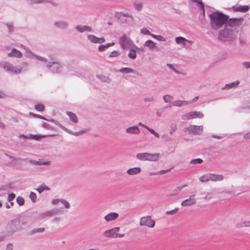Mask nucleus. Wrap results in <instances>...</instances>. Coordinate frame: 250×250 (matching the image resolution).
<instances>
[{
	"instance_id": "obj_9",
	"label": "nucleus",
	"mask_w": 250,
	"mask_h": 250,
	"mask_svg": "<svg viewBox=\"0 0 250 250\" xmlns=\"http://www.w3.org/2000/svg\"><path fill=\"white\" fill-rule=\"evenodd\" d=\"M195 194L190 196L188 199H186L181 203L182 207L191 206L196 204V200L195 199Z\"/></svg>"
},
{
	"instance_id": "obj_64",
	"label": "nucleus",
	"mask_w": 250,
	"mask_h": 250,
	"mask_svg": "<svg viewBox=\"0 0 250 250\" xmlns=\"http://www.w3.org/2000/svg\"><path fill=\"white\" fill-rule=\"evenodd\" d=\"M6 250H13V245L12 243H8L6 246Z\"/></svg>"
},
{
	"instance_id": "obj_38",
	"label": "nucleus",
	"mask_w": 250,
	"mask_h": 250,
	"mask_svg": "<svg viewBox=\"0 0 250 250\" xmlns=\"http://www.w3.org/2000/svg\"><path fill=\"white\" fill-rule=\"evenodd\" d=\"M46 121H48V122H49L54 124L55 125H58V126H59L60 128H61L62 129H65V127L64 126H63L61 123H60L59 122L55 120V119H47Z\"/></svg>"
},
{
	"instance_id": "obj_26",
	"label": "nucleus",
	"mask_w": 250,
	"mask_h": 250,
	"mask_svg": "<svg viewBox=\"0 0 250 250\" xmlns=\"http://www.w3.org/2000/svg\"><path fill=\"white\" fill-rule=\"evenodd\" d=\"M66 115L69 117L70 120L74 123L78 122V118L76 114L70 111H66Z\"/></svg>"
},
{
	"instance_id": "obj_39",
	"label": "nucleus",
	"mask_w": 250,
	"mask_h": 250,
	"mask_svg": "<svg viewBox=\"0 0 250 250\" xmlns=\"http://www.w3.org/2000/svg\"><path fill=\"white\" fill-rule=\"evenodd\" d=\"M209 174H207L206 175H204L202 176L199 178L200 181L203 183L207 182L209 181H210V176H209Z\"/></svg>"
},
{
	"instance_id": "obj_22",
	"label": "nucleus",
	"mask_w": 250,
	"mask_h": 250,
	"mask_svg": "<svg viewBox=\"0 0 250 250\" xmlns=\"http://www.w3.org/2000/svg\"><path fill=\"white\" fill-rule=\"evenodd\" d=\"M118 71L125 74L132 73L134 74H137L138 75H139V73L138 72H136V71L135 70L129 67H123L120 69L118 70Z\"/></svg>"
},
{
	"instance_id": "obj_19",
	"label": "nucleus",
	"mask_w": 250,
	"mask_h": 250,
	"mask_svg": "<svg viewBox=\"0 0 250 250\" xmlns=\"http://www.w3.org/2000/svg\"><path fill=\"white\" fill-rule=\"evenodd\" d=\"M191 104V102L187 101L176 100L172 103V104L175 106H182Z\"/></svg>"
},
{
	"instance_id": "obj_4",
	"label": "nucleus",
	"mask_w": 250,
	"mask_h": 250,
	"mask_svg": "<svg viewBox=\"0 0 250 250\" xmlns=\"http://www.w3.org/2000/svg\"><path fill=\"white\" fill-rule=\"evenodd\" d=\"M6 229L7 232L11 234L20 231L21 229L20 221L17 219L12 220L7 225Z\"/></svg>"
},
{
	"instance_id": "obj_13",
	"label": "nucleus",
	"mask_w": 250,
	"mask_h": 250,
	"mask_svg": "<svg viewBox=\"0 0 250 250\" xmlns=\"http://www.w3.org/2000/svg\"><path fill=\"white\" fill-rule=\"evenodd\" d=\"M125 131L126 133L129 134H139L140 133V130L137 126L128 127L126 129Z\"/></svg>"
},
{
	"instance_id": "obj_47",
	"label": "nucleus",
	"mask_w": 250,
	"mask_h": 250,
	"mask_svg": "<svg viewBox=\"0 0 250 250\" xmlns=\"http://www.w3.org/2000/svg\"><path fill=\"white\" fill-rule=\"evenodd\" d=\"M16 201L17 204L20 206H23L24 204V200L22 197L18 196L16 199Z\"/></svg>"
},
{
	"instance_id": "obj_33",
	"label": "nucleus",
	"mask_w": 250,
	"mask_h": 250,
	"mask_svg": "<svg viewBox=\"0 0 250 250\" xmlns=\"http://www.w3.org/2000/svg\"><path fill=\"white\" fill-rule=\"evenodd\" d=\"M12 65V64L7 62H2L0 63V66L7 71H10V70L11 69Z\"/></svg>"
},
{
	"instance_id": "obj_28",
	"label": "nucleus",
	"mask_w": 250,
	"mask_h": 250,
	"mask_svg": "<svg viewBox=\"0 0 250 250\" xmlns=\"http://www.w3.org/2000/svg\"><path fill=\"white\" fill-rule=\"evenodd\" d=\"M145 46L148 47L150 50H152L156 47V43L150 40H148L145 43Z\"/></svg>"
},
{
	"instance_id": "obj_48",
	"label": "nucleus",
	"mask_w": 250,
	"mask_h": 250,
	"mask_svg": "<svg viewBox=\"0 0 250 250\" xmlns=\"http://www.w3.org/2000/svg\"><path fill=\"white\" fill-rule=\"evenodd\" d=\"M29 115L32 116L33 117H35V118H37L42 119L43 120H45V121L47 120V119L46 118H45L44 117L40 115L35 114V113L31 112H29Z\"/></svg>"
},
{
	"instance_id": "obj_44",
	"label": "nucleus",
	"mask_w": 250,
	"mask_h": 250,
	"mask_svg": "<svg viewBox=\"0 0 250 250\" xmlns=\"http://www.w3.org/2000/svg\"><path fill=\"white\" fill-rule=\"evenodd\" d=\"M145 128H146L149 132L154 135L156 138H159L160 137L159 134L152 128H149L147 126H145Z\"/></svg>"
},
{
	"instance_id": "obj_5",
	"label": "nucleus",
	"mask_w": 250,
	"mask_h": 250,
	"mask_svg": "<svg viewBox=\"0 0 250 250\" xmlns=\"http://www.w3.org/2000/svg\"><path fill=\"white\" fill-rule=\"evenodd\" d=\"M48 70L53 73H58L61 71L62 66L57 62H49L46 64Z\"/></svg>"
},
{
	"instance_id": "obj_17",
	"label": "nucleus",
	"mask_w": 250,
	"mask_h": 250,
	"mask_svg": "<svg viewBox=\"0 0 250 250\" xmlns=\"http://www.w3.org/2000/svg\"><path fill=\"white\" fill-rule=\"evenodd\" d=\"M210 181H221L224 179V176L222 174H215L213 173H209Z\"/></svg>"
},
{
	"instance_id": "obj_14",
	"label": "nucleus",
	"mask_w": 250,
	"mask_h": 250,
	"mask_svg": "<svg viewBox=\"0 0 250 250\" xmlns=\"http://www.w3.org/2000/svg\"><path fill=\"white\" fill-rule=\"evenodd\" d=\"M119 217L118 213L116 212H110L104 216V219L107 222L116 220Z\"/></svg>"
},
{
	"instance_id": "obj_56",
	"label": "nucleus",
	"mask_w": 250,
	"mask_h": 250,
	"mask_svg": "<svg viewBox=\"0 0 250 250\" xmlns=\"http://www.w3.org/2000/svg\"><path fill=\"white\" fill-rule=\"evenodd\" d=\"M42 126L43 128H46L47 129L53 130V127L48 123L45 122H43Z\"/></svg>"
},
{
	"instance_id": "obj_43",
	"label": "nucleus",
	"mask_w": 250,
	"mask_h": 250,
	"mask_svg": "<svg viewBox=\"0 0 250 250\" xmlns=\"http://www.w3.org/2000/svg\"><path fill=\"white\" fill-rule=\"evenodd\" d=\"M173 99V97L169 95H166L163 96L164 101L167 103H171Z\"/></svg>"
},
{
	"instance_id": "obj_55",
	"label": "nucleus",
	"mask_w": 250,
	"mask_h": 250,
	"mask_svg": "<svg viewBox=\"0 0 250 250\" xmlns=\"http://www.w3.org/2000/svg\"><path fill=\"white\" fill-rule=\"evenodd\" d=\"M179 210L178 208H176L171 210L167 211L166 212L167 215H172L175 214Z\"/></svg>"
},
{
	"instance_id": "obj_46",
	"label": "nucleus",
	"mask_w": 250,
	"mask_h": 250,
	"mask_svg": "<svg viewBox=\"0 0 250 250\" xmlns=\"http://www.w3.org/2000/svg\"><path fill=\"white\" fill-rule=\"evenodd\" d=\"M15 197H16V195H15V194H14L13 193H11L8 195L7 200L8 201L10 202L11 206H13L14 202H12L11 201H13L15 199Z\"/></svg>"
},
{
	"instance_id": "obj_3",
	"label": "nucleus",
	"mask_w": 250,
	"mask_h": 250,
	"mask_svg": "<svg viewBox=\"0 0 250 250\" xmlns=\"http://www.w3.org/2000/svg\"><path fill=\"white\" fill-rule=\"evenodd\" d=\"M160 154L158 153H150L148 152L138 153L136 158L141 161H157L159 159Z\"/></svg>"
},
{
	"instance_id": "obj_49",
	"label": "nucleus",
	"mask_w": 250,
	"mask_h": 250,
	"mask_svg": "<svg viewBox=\"0 0 250 250\" xmlns=\"http://www.w3.org/2000/svg\"><path fill=\"white\" fill-rule=\"evenodd\" d=\"M250 227V221L244 222L237 224L238 228Z\"/></svg>"
},
{
	"instance_id": "obj_30",
	"label": "nucleus",
	"mask_w": 250,
	"mask_h": 250,
	"mask_svg": "<svg viewBox=\"0 0 250 250\" xmlns=\"http://www.w3.org/2000/svg\"><path fill=\"white\" fill-rule=\"evenodd\" d=\"M51 216H54L59 214H62L63 213L62 208H55L51 210H49Z\"/></svg>"
},
{
	"instance_id": "obj_2",
	"label": "nucleus",
	"mask_w": 250,
	"mask_h": 250,
	"mask_svg": "<svg viewBox=\"0 0 250 250\" xmlns=\"http://www.w3.org/2000/svg\"><path fill=\"white\" fill-rule=\"evenodd\" d=\"M235 38L233 30L225 27L223 30L219 32L218 39L222 42H232Z\"/></svg>"
},
{
	"instance_id": "obj_23",
	"label": "nucleus",
	"mask_w": 250,
	"mask_h": 250,
	"mask_svg": "<svg viewBox=\"0 0 250 250\" xmlns=\"http://www.w3.org/2000/svg\"><path fill=\"white\" fill-rule=\"evenodd\" d=\"M175 42L177 44H182L184 45H186V43L187 42H191L187 40L186 38H184L183 37L179 36V37H176V38H175Z\"/></svg>"
},
{
	"instance_id": "obj_10",
	"label": "nucleus",
	"mask_w": 250,
	"mask_h": 250,
	"mask_svg": "<svg viewBox=\"0 0 250 250\" xmlns=\"http://www.w3.org/2000/svg\"><path fill=\"white\" fill-rule=\"evenodd\" d=\"M119 230V227H115L113 229L105 230L104 233V235L105 237H106L115 238L116 233V232H118Z\"/></svg>"
},
{
	"instance_id": "obj_50",
	"label": "nucleus",
	"mask_w": 250,
	"mask_h": 250,
	"mask_svg": "<svg viewBox=\"0 0 250 250\" xmlns=\"http://www.w3.org/2000/svg\"><path fill=\"white\" fill-rule=\"evenodd\" d=\"M32 55L33 56H34L36 59L39 60V61H42V62H47V59L44 57H41V56H38V55H35V54H32Z\"/></svg>"
},
{
	"instance_id": "obj_11",
	"label": "nucleus",
	"mask_w": 250,
	"mask_h": 250,
	"mask_svg": "<svg viewBox=\"0 0 250 250\" xmlns=\"http://www.w3.org/2000/svg\"><path fill=\"white\" fill-rule=\"evenodd\" d=\"M131 42V40L125 34L123 35L119 39L120 45L123 49L125 48V44H129Z\"/></svg>"
},
{
	"instance_id": "obj_25",
	"label": "nucleus",
	"mask_w": 250,
	"mask_h": 250,
	"mask_svg": "<svg viewBox=\"0 0 250 250\" xmlns=\"http://www.w3.org/2000/svg\"><path fill=\"white\" fill-rule=\"evenodd\" d=\"M21 67L20 66H14L12 65L11 69L10 70L11 73L14 74H20L21 72Z\"/></svg>"
},
{
	"instance_id": "obj_60",
	"label": "nucleus",
	"mask_w": 250,
	"mask_h": 250,
	"mask_svg": "<svg viewBox=\"0 0 250 250\" xmlns=\"http://www.w3.org/2000/svg\"><path fill=\"white\" fill-rule=\"evenodd\" d=\"M242 109H246L250 111V102L248 103L241 108Z\"/></svg>"
},
{
	"instance_id": "obj_12",
	"label": "nucleus",
	"mask_w": 250,
	"mask_h": 250,
	"mask_svg": "<svg viewBox=\"0 0 250 250\" xmlns=\"http://www.w3.org/2000/svg\"><path fill=\"white\" fill-rule=\"evenodd\" d=\"M243 19V18H232L228 19L227 22L225 24V27H228V26L233 27L237 25V21Z\"/></svg>"
},
{
	"instance_id": "obj_21",
	"label": "nucleus",
	"mask_w": 250,
	"mask_h": 250,
	"mask_svg": "<svg viewBox=\"0 0 250 250\" xmlns=\"http://www.w3.org/2000/svg\"><path fill=\"white\" fill-rule=\"evenodd\" d=\"M75 29L79 32L82 33L84 31H88L90 32L91 31V28L88 26L83 25L81 26L80 25H77L75 27Z\"/></svg>"
},
{
	"instance_id": "obj_51",
	"label": "nucleus",
	"mask_w": 250,
	"mask_h": 250,
	"mask_svg": "<svg viewBox=\"0 0 250 250\" xmlns=\"http://www.w3.org/2000/svg\"><path fill=\"white\" fill-rule=\"evenodd\" d=\"M29 198L33 203H35L36 202L37 195L34 192H31L30 193L29 195Z\"/></svg>"
},
{
	"instance_id": "obj_42",
	"label": "nucleus",
	"mask_w": 250,
	"mask_h": 250,
	"mask_svg": "<svg viewBox=\"0 0 250 250\" xmlns=\"http://www.w3.org/2000/svg\"><path fill=\"white\" fill-rule=\"evenodd\" d=\"M35 109L40 112H42L44 110V105L42 104H37L35 105Z\"/></svg>"
},
{
	"instance_id": "obj_7",
	"label": "nucleus",
	"mask_w": 250,
	"mask_h": 250,
	"mask_svg": "<svg viewBox=\"0 0 250 250\" xmlns=\"http://www.w3.org/2000/svg\"><path fill=\"white\" fill-rule=\"evenodd\" d=\"M186 131H188L189 133L196 135H201L203 131V125H190L189 127L185 128Z\"/></svg>"
},
{
	"instance_id": "obj_59",
	"label": "nucleus",
	"mask_w": 250,
	"mask_h": 250,
	"mask_svg": "<svg viewBox=\"0 0 250 250\" xmlns=\"http://www.w3.org/2000/svg\"><path fill=\"white\" fill-rule=\"evenodd\" d=\"M107 49L105 44H101L99 46L98 49L100 52L104 51Z\"/></svg>"
},
{
	"instance_id": "obj_20",
	"label": "nucleus",
	"mask_w": 250,
	"mask_h": 250,
	"mask_svg": "<svg viewBox=\"0 0 250 250\" xmlns=\"http://www.w3.org/2000/svg\"><path fill=\"white\" fill-rule=\"evenodd\" d=\"M141 172V168L139 167H135L128 169L126 172L129 175H135Z\"/></svg>"
},
{
	"instance_id": "obj_63",
	"label": "nucleus",
	"mask_w": 250,
	"mask_h": 250,
	"mask_svg": "<svg viewBox=\"0 0 250 250\" xmlns=\"http://www.w3.org/2000/svg\"><path fill=\"white\" fill-rule=\"evenodd\" d=\"M39 193H41L44 191L42 185H40L38 188L35 189Z\"/></svg>"
},
{
	"instance_id": "obj_52",
	"label": "nucleus",
	"mask_w": 250,
	"mask_h": 250,
	"mask_svg": "<svg viewBox=\"0 0 250 250\" xmlns=\"http://www.w3.org/2000/svg\"><path fill=\"white\" fill-rule=\"evenodd\" d=\"M171 130L169 132L170 135H172L177 129V125L175 123H172L170 125Z\"/></svg>"
},
{
	"instance_id": "obj_57",
	"label": "nucleus",
	"mask_w": 250,
	"mask_h": 250,
	"mask_svg": "<svg viewBox=\"0 0 250 250\" xmlns=\"http://www.w3.org/2000/svg\"><path fill=\"white\" fill-rule=\"evenodd\" d=\"M167 66L169 68L171 69L175 73H176V74H180V72L178 70L176 69L173 67V65L172 64L167 63Z\"/></svg>"
},
{
	"instance_id": "obj_15",
	"label": "nucleus",
	"mask_w": 250,
	"mask_h": 250,
	"mask_svg": "<svg viewBox=\"0 0 250 250\" xmlns=\"http://www.w3.org/2000/svg\"><path fill=\"white\" fill-rule=\"evenodd\" d=\"M54 135H36V134H29L28 136V139H32L36 141H39L42 138H45L47 136H54Z\"/></svg>"
},
{
	"instance_id": "obj_61",
	"label": "nucleus",
	"mask_w": 250,
	"mask_h": 250,
	"mask_svg": "<svg viewBox=\"0 0 250 250\" xmlns=\"http://www.w3.org/2000/svg\"><path fill=\"white\" fill-rule=\"evenodd\" d=\"M172 168H173V167H171L170 168L166 169V170H161L158 171V174L162 175L163 174H165L167 172L170 171Z\"/></svg>"
},
{
	"instance_id": "obj_27",
	"label": "nucleus",
	"mask_w": 250,
	"mask_h": 250,
	"mask_svg": "<svg viewBox=\"0 0 250 250\" xmlns=\"http://www.w3.org/2000/svg\"><path fill=\"white\" fill-rule=\"evenodd\" d=\"M47 217H51L49 210L40 213L36 217V218L39 220H42Z\"/></svg>"
},
{
	"instance_id": "obj_31",
	"label": "nucleus",
	"mask_w": 250,
	"mask_h": 250,
	"mask_svg": "<svg viewBox=\"0 0 250 250\" xmlns=\"http://www.w3.org/2000/svg\"><path fill=\"white\" fill-rule=\"evenodd\" d=\"M239 83V81H236L235 82H233L232 83H229L226 84L225 86L223 88H222V89H230L234 87H235Z\"/></svg>"
},
{
	"instance_id": "obj_35",
	"label": "nucleus",
	"mask_w": 250,
	"mask_h": 250,
	"mask_svg": "<svg viewBox=\"0 0 250 250\" xmlns=\"http://www.w3.org/2000/svg\"><path fill=\"white\" fill-rule=\"evenodd\" d=\"M115 16L122 22H125L127 21V20L126 19V18L125 17V16L122 15V12L116 13Z\"/></svg>"
},
{
	"instance_id": "obj_54",
	"label": "nucleus",
	"mask_w": 250,
	"mask_h": 250,
	"mask_svg": "<svg viewBox=\"0 0 250 250\" xmlns=\"http://www.w3.org/2000/svg\"><path fill=\"white\" fill-rule=\"evenodd\" d=\"M141 33L142 34L146 35H151L150 32L146 28H143L142 29H141Z\"/></svg>"
},
{
	"instance_id": "obj_62",
	"label": "nucleus",
	"mask_w": 250,
	"mask_h": 250,
	"mask_svg": "<svg viewBox=\"0 0 250 250\" xmlns=\"http://www.w3.org/2000/svg\"><path fill=\"white\" fill-rule=\"evenodd\" d=\"M243 65L246 68L249 69L250 68V62H245L242 63Z\"/></svg>"
},
{
	"instance_id": "obj_53",
	"label": "nucleus",
	"mask_w": 250,
	"mask_h": 250,
	"mask_svg": "<svg viewBox=\"0 0 250 250\" xmlns=\"http://www.w3.org/2000/svg\"><path fill=\"white\" fill-rule=\"evenodd\" d=\"M120 55V53L117 51H113L111 52L109 57L110 58L117 57Z\"/></svg>"
},
{
	"instance_id": "obj_29",
	"label": "nucleus",
	"mask_w": 250,
	"mask_h": 250,
	"mask_svg": "<svg viewBox=\"0 0 250 250\" xmlns=\"http://www.w3.org/2000/svg\"><path fill=\"white\" fill-rule=\"evenodd\" d=\"M54 25L58 28L65 29L68 25L67 23L64 21H58L54 23Z\"/></svg>"
},
{
	"instance_id": "obj_16",
	"label": "nucleus",
	"mask_w": 250,
	"mask_h": 250,
	"mask_svg": "<svg viewBox=\"0 0 250 250\" xmlns=\"http://www.w3.org/2000/svg\"><path fill=\"white\" fill-rule=\"evenodd\" d=\"M22 55V53L15 48L12 49L11 51L8 54V56L10 57L21 58Z\"/></svg>"
},
{
	"instance_id": "obj_40",
	"label": "nucleus",
	"mask_w": 250,
	"mask_h": 250,
	"mask_svg": "<svg viewBox=\"0 0 250 250\" xmlns=\"http://www.w3.org/2000/svg\"><path fill=\"white\" fill-rule=\"evenodd\" d=\"M128 56L130 59H132V60L136 59V50L133 49H131L130 50V51L128 54Z\"/></svg>"
},
{
	"instance_id": "obj_18",
	"label": "nucleus",
	"mask_w": 250,
	"mask_h": 250,
	"mask_svg": "<svg viewBox=\"0 0 250 250\" xmlns=\"http://www.w3.org/2000/svg\"><path fill=\"white\" fill-rule=\"evenodd\" d=\"M189 119L202 118L204 114L202 112L198 111H192L188 113Z\"/></svg>"
},
{
	"instance_id": "obj_37",
	"label": "nucleus",
	"mask_w": 250,
	"mask_h": 250,
	"mask_svg": "<svg viewBox=\"0 0 250 250\" xmlns=\"http://www.w3.org/2000/svg\"><path fill=\"white\" fill-rule=\"evenodd\" d=\"M44 230H45V229L43 228L34 229L31 230L29 232V233L30 235H33V234H35L36 233H42V232H44Z\"/></svg>"
},
{
	"instance_id": "obj_8",
	"label": "nucleus",
	"mask_w": 250,
	"mask_h": 250,
	"mask_svg": "<svg viewBox=\"0 0 250 250\" xmlns=\"http://www.w3.org/2000/svg\"><path fill=\"white\" fill-rule=\"evenodd\" d=\"M228 9H232L234 12L245 13L249 10L250 7L248 5H240L236 4L235 5L232 6L231 8H228Z\"/></svg>"
},
{
	"instance_id": "obj_45",
	"label": "nucleus",
	"mask_w": 250,
	"mask_h": 250,
	"mask_svg": "<svg viewBox=\"0 0 250 250\" xmlns=\"http://www.w3.org/2000/svg\"><path fill=\"white\" fill-rule=\"evenodd\" d=\"M202 162H203V160L202 159L196 158V159H192L190 161V163L191 164L196 165V164H200Z\"/></svg>"
},
{
	"instance_id": "obj_6",
	"label": "nucleus",
	"mask_w": 250,
	"mask_h": 250,
	"mask_svg": "<svg viewBox=\"0 0 250 250\" xmlns=\"http://www.w3.org/2000/svg\"><path fill=\"white\" fill-rule=\"evenodd\" d=\"M155 222L151 219V216L143 217L140 219V225L152 228L155 226Z\"/></svg>"
},
{
	"instance_id": "obj_58",
	"label": "nucleus",
	"mask_w": 250,
	"mask_h": 250,
	"mask_svg": "<svg viewBox=\"0 0 250 250\" xmlns=\"http://www.w3.org/2000/svg\"><path fill=\"white\" fill-rule=\"evenodd\" d=\"M85 131H86V129H83V130H81L80 131L74 132L73 135H74V136H80V135H81L82 134H83V133H84V132H85Z\"/></svg>"
},
{
	"instance_id": "obj_1",
	"label": "nucleus",
	"mask_w": 250,
	"mask_h": 250,
	"mask_svg": "<svg viewBox=\"0 0 250 250\" xmlns=\"http://www.w3.org/2000/svg\"><path fill=\"white\" fill-rule=\"evenodd\" d=\"M211 28L217 30L225 25L228 21L229 16L219 11H216L208 14Z\"/></svg>"
},
{
	"instance_id": "obj_24",
	"label": "nucleus",
	"mask_w": 250,
	"mask_h": 250,
	"mask_svg": "<svg viewBox=\"0 0 250 250\" xmlns=\"http://www.w3.org/2000/svg\"><path fill=\"white\" fill-rule=\"evenodd\" d=\"M59 202H62L63 204L64 208H70L69 203L67 201L63 199H53L52 201V203L54 205H55Z\"/></svg>"
},
{
	"instance_id": "obj_32",
	"label": "nucleus",
	"mask_w": 250,
	"mask_h": 250,
	"mask_svg": "<svg viewBox=\"0 0 250 250\" xmlns=\"http://www.w3.org/2000/svg\"><path fill=\"white\" fill-rule=\"evenodd\" d=\"M96 77L103 82H106L109 83L111 82V79L108 76L105 75H97Z\"/></svg>"
},
{
	"instance_id": "obj_36",
	"label": "nucleus",
	"mask_w": 250,
	"mask_h": 250,
	"mask_svg": "<svg viewBox=\"0 0 250 250\" xmlns=\"http://www.w3.org/2000/svg\"><path fill=\"white\" fill-rule=\"evenodd\" d=\"M30 163L32 164L37 166H42L46 165L47 163V162H42L41 160L39 159L38 161L30 160L29 161Z\"/></svg>"
},
{
	"instance_id": "obj_41",
	"label": "nucleus",
	"mask_w": 250,
	"mask_h": 250,
	"mask_svg": "<svg viewBox=\"0 0 250 250\" xmlns=\"http://www.w3.org/2000/svg\"><path fill=\"white\" fill-rule=\"evenodd\" d=\"M6 26L8 28L9 33H12L14 31V26L12 22H8L5 23Z\"/></svg>"
},
{
	"instance_id": "obj_34",
	"label": "nucleus",
	"mask_w": 250,
	"mask_h": 250,
	"mask_svg": "<svg viewBox=\"0 0 250 250\" xmlns=\"http://www.w3.org/2000/svg\"><path fill=\"white\" fill-rule=\"evenodd\" d=\"M87 39L93 43H98L99 42V38L97 37L95 35H87Z\"/></svg>"
}]
</instances>
